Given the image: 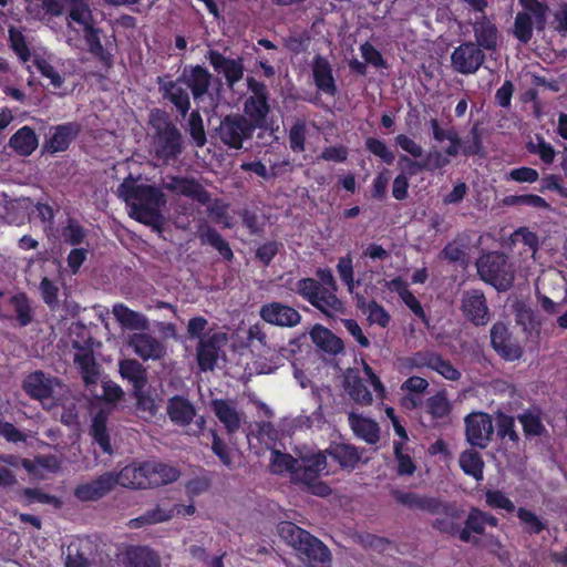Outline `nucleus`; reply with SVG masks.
<instances>
[{
	"label": "nucleus",
	"mask_w": 567,
	"mask_h": 567,
	"mask_svg": "<svg viewBox=\"0 0 567 567\" xmlns=\"http://www.w3.org/2000/svg\"><path fill=\"white\" fill-rule=\"evenodd\" d=\"M118 195L131 206V216L135 220L158 233L163 230L164 216L161 207L166 204V198L161 188L124 181L118 186Z\"/></svg>",
	"instance_id": "f257e3e1"
},
{
	"label": "nucleus",
	"mask_w": 567,
	"mask_h": 567,
	"mask_svg": "<svg viewBox=\"0 0 567 567\" xmlns=\"http://www.w3.org/2000/svg\"><path fill=\"white\" fill-rule=\"evenodd\" d=\"M316 278L306 277L296 281L292 291L328 318L344 313V302L337 296L339 289L330 268H318Z\"/></svg>",
	"instance_id": "f03ea898"
},
{
	"label": "nucleus",
	"mask_w": 567,
	"mask_h": 567,
	"mask_svg": "<svg viewBox=\"0 0 567 567\" xmlns=\"http://www.w3.org/2000/svg\"><path fill=\"white\" fill-rule=\"evenodd\" d=\"M396 503L410 508L437 515L431 526L441 534L449 536H458L461 527L457 520L461 518L462 511L454 503L441 501L437 497L420 495L414 492L394 491L392 493Z\"/></svg>",
	"instance_id": "7ed1b4c3"
},
{
	"label": "nucleus",
	"mask_w": 567,
	"mask_h": 567,
	"mask_svg": "<svg viewBox=\"0 0 567 567\" xmlns=\"http://www.w3.org/2000/svg\"><path fill=\"white\" fill-rule=\"evenodd\" d=\"M61 2L68 13L69 28L73 29V23L81 27L87 51L105 68H111L113 55L102 44L103 30L95 25L89 0H61Z\"/></svg>",
	"instance_id": "20e7f679"
},
{
	"label": "nucleus",
	"mask_w": 567,
	"mask_h": 567,
	"mask_svg": "<svg viewBox=\"0 0 567 567\" xmlns=\"http://www.w3.org/2000/svg\"><path fill=\"white\" fill-rule=\"evenodd\" d=\"M148 123L153 128L155 158L165 164L177 161L185 150L184 136L171 115L162 109L151 110Z\"/></svg>",
	"instance_id": "39448f33"
},
{
	"label": "nucleus",
	"mask_w": 567,
	"mask_h": 567,
	"mask_svg": "<svg viewBox=\"0 0 567 567\" xmlns=\"http://www.w3.org/2000/svg\"><path fill=\"white\" fill-rule=\"evenodd\" d=\"M280 538L295 550L306 556L308 560L321 564L330 563L329 548L308 530L291 522H281L278 525Z\"/></svg>",
	"instance_id": "423d86ee"
},
{
	"label": "nucleus",
	"mask_w": 567,
	"mask_h": 567,
	"mask_svg": "<svg viewBox=\"0 0 567 567\" xmlns=\"http://www.w3.org/2000/svg\"><path fill=\"white\" fill-rule=\"evenodd\" d=\"M476 266L481 278L498 291L507 290L512 286L514 276L505 254L499 251L485 254L480 257Z\"/></svg>",
	"instance_id": "0eeeda50"
},
{
	"label": "nucleus",
	"mask_w": 567,
	"mask_h": 567,
	"mask_svg": "<svg viewBox=\"0 0 567 567\" xmlns=\"http://www.w3.org/2000/svg\"><path fill=\"white\" fill-rule=\"evenodd\" d=\"M523 11L515 17L513 34L522 43H528L533 38L534 27L543 30L546 24L548 7L539 0H518Z\"/></svg>",
	"instance_id": "6e6552de"
},
{
	"label": "nucleus",
	"mask_w": 567,
	"mask_h": 567,
	"mask_svg": "<svg viewBox=\"0 0 567 567\" xmlns=\"http://www.w3.org/2000/svg\"><path fill=\"white\" fill-rule=\"evenodd\" d=\"M255 131L254 124L245 115L234 113L220 121L216 135L229 148L240 150L245 141L252 138Z\"/></svg>",
	"instance_id": "1a4fd4ad"
},
{
	"label": "nucleus",
	"mask_w": 567,
	"mask_h": 567,
	"mask_svg": "<svg viewBox=\"0 0 567 567\" xmlns=\"http://www.w3.org/2000/svg\"><path fill=\"white\" fill-rule=\"evenodd\" d=\"M247 87L251 93L244 102V113L255 128H262L266 125L270 112L269 93L264 82L252 76L247 78Z\"/></svg>",
	"instance_id": "9d476101"
},
{
	"label": "nucleus",
	"mask_w": 567,
	"mask_h": 567,
	"mask_svg": "<svg viewBox=\"0 0 567 567\" xmlns=\"http://www.w3.org/2000/svg\"><path fill=\"white\" fill-rule=\"evenodd\" d=\"M62 385L58 377L35 370L28 373L21 381V389L31 399L44 402L54 398L55 389Z\"/></svg>",
	"instance_id": "9b49d317"
},
{
	"label": "nucleus",
	"mask_w": 567,
	"mask_h": 567,
	"mask_svg": "<svg viewBox=\"0 0 567 567\" xmlns=\"http://www.w3.org/2000/svg\"><path fill=\"white\" fill-rule=\"evenodd\" d=\"M467 442L478 449H486L494 434L492 416L485 412H472L464 419Z\"/></svg>",
	"instance_id": "f8f14e48"
},
{
	"label": "nucleus",
	"mask_w": 567,
	"mask_h": 567,
	"mask_svg": "<svg viewBox=\"0 0 567 567\" xmlns=\"http://www.w3.org/2000/svg\"><path fill=\"white\" fill-rule=\"evenodd\" d=\"M486 55L474 42L461 43L451 54L453 69L461 74H474L484 64Z\"/></svg>",
	"instance_id": "ddd939ff"
},
{
	"label": "nucleus",
	"mask_w": 567,
	"mask_h": 567,
	"mask_svg": "<svg viewBox=\"0 0 567 567\" xmlns=\"http://www.w3.org/2000/svg\"><path fill=\"white\" fill-rule=\"evenodd\" d=\"M489 334L492 348L503 360L513 362L523 357V348L513 338L504 322H495L491 328Z\"/></svg>",
	"instance_id": "4468645a"
},
{
	"label": "nucleus",
	"mask_w": 567,
	"mask_h": 567,
	"mask_svg": "<svg viewBox=\"0 0 567 567\" xmlns=\"http://www.w3.org/2000/svg\"><path fill=\"white\" fill-rule=\"evenodd\" d=\"M163 188L176 195L188 197L202 205H207L212 200L210 193L193 177L167 175Z\"/></svg>",
	"instance_id": "2eb2a0df"
},
{
	"label": "nucleus",
	"mask_w": 567,
	"mask_h": 567,
	"mask_svg": "<svg viewBox=\"0 0 567 567\" xmlns=\"http://www.w3.org/2000/svg\"><path fill=\"white\" fill-rule=\"evenodd\" d=\"M260 318L276 327L293 328L301 322V315L297 309L280 301H271L259 309Z\"/></svg>",
	"instance_id": "dca6fc26"
},
{
	"label": "nucleus",
	"mask_w": 567,
	"mask_h": 567,
	"mask_svg": "<svg viewBox=\"0 0 567 567\" xmlns=\"http://www.w3.org/2000/svg\"><path fill=\"white\" fill-rule=\"evenodd\" d=\"M116 485L118 482L115 473L105 472L95 480L79 484L74 488V496L81 502H95L111 493Z\"/></svg>",
	"instance_id": "f3484780"
},
{
	"label": "nucleus",
	"mask_w": 567,
	"mask_h": 567,
	"mask_svg": "<svg viewBox=\"0 0 567 567\" xmlns=\"http://www.w3.org/2000/svg\"><path fill=\"white\" fill-rule=\"evenodd\" d=\"M227 341L225 332H215L200 339L196 347V360L202 372L213 371L219 359L221 346Z\"/></svg>",
	"instance_id": "a211bd4d"
},
{
	"label": "nucleus",
	"mask_w": 567,
	"mask_h": 567,
	"mask_svg": "<svg viewBox=\"0 0 567 567\" xmlns=\"http://www.w3.org/2000/svg\"><path fill=\"white\" fill-rule=\"evenodd\" d=\"M461 310L464 317L476 327L489 321V309L482 290L471 289L463 293Z\"/></svg>",
	"instance_id": "6ab92c4d"
},
{
	"label": "nucleus",
	"mask_w": 567,
	"mask_h": 567,
	"mask_svg": "<svg viewBox=\"0 0 567 567\" xmlns=\"http://www.w3.org/2000/svg\"><path fill=\"white\" fill-rule=\"evenodd\" d=\"M118 485L132 489L154 488L148 461L133 462L115 473Z\"/></svg>",
	"instance_id": "aec40b11"
},
{
	"label": "nucleus",
	"mask_w": 567,
	"mask_h": 567,
	"mask_svg": "<svg viewBox=\"0 0 567 567\" xmlns=\"http://www.w3.org/2000/svg\"><path fill=\"white\" fill-rule=\"evenodd\" d=\"M213 75L203 65H190L185 68L183 75L178 78L190 90L195 102H200L208 93L212 85Z\"/></svg>",
	"instance_id": "412c9836"
},
{
	"label": "nucleus",
	"mask_w": 567,
	"mask_h": 567,
	"mask_svg": "<svg viewBox=\"0 0 567 567\" xmlns=\"http://www.w3.org/2000/svg\"><path fill=\"white\" fill-rule=\"evenodd\" d=\"M51 136L44 142V150L51 154L65 152L78 137L81 126L76 122H68L52 127Z\"/></svg>",
	"instance_id": "4be33fe9"
},
{
	"label": "nucleus",
	"mask_w": 567,
	"mask_h": 567,
	"mask_svg": "<svg viewBox=\"0 0 567 567\" xmlns=\"http://www.w3.org/2000/svg\"><path fill=\"white\" fill-rule=\"evenodd\" d=\"M130 347L144 361L161 360L166 355V347L150 333H134L130 338Z\"/></svg>",
	"instance_id": "5701e85b"
},
{
	"label": "nucleus",
	"mask_w": 567,
	"mask_h": 567,
	"mask_svg": "<svg viewBox=\"0 0 567 567\" xmlns=\"http://www.w3.org/2000/svg\"><path fill=\"white\" fill-rule=\"evenodd\" d=\"M156 82L163 100L169 101L183 117L186 116L190 110V97L187 90L178 84V79L165 81L158 76Z\"/></svg>",
	"instance_id": "b1692460"
},
{
	"label": "nucleus",
	"mask_w": 567,
	"mask_h": 567,
	"mask_svg": "<svg viewBox=\"0 0 567 567\" xmlns=\"http://www.w3.org/2000/svg\"><path fill=\"white\" fill-rule=\"evenodd\" d=\"M328 457L341 470L352 471L362 458V451L357 446L342 442H331L326 449Z\"/></svg>",
	"instance_id": "393cba45"
},
{
	"label": "nucleus",
	"mask_w": 567,
	"mask_h": 567,
	"mask_svg": "<svg viewBox=\"0 0 567 567\" xmlns=\"http://www.w3.org/2000/svg\"><path fill=\"white\" fill-rule=\"evenodd\" d=\"M210 65L218 73H223L229 86L240 81L244 76V65L241 61L224 56L220 52L210 50L208 52Z\"/></svg>",
	"instance_id": "a878e982"
},
{
	"label": "nucleus",
	"mask_w": 567,
	"mask_h": 567,
	"mask_svg": "<svg viewBox=\"0 0 567 567\" xmlns=\"http://www.w3.org/2000/svg\"><path fill=\"white\" fill-rule=\"evenodd\" d=\"M473 24L475 44L486 51H494L498 44V29L486 16L485 11Z\"/></svg>",
	"instance_id": "bb28decb"
},
{
	"label": "nucleus",
	"mask_w": 567,
	"mask_h": 567,
	"mask_svg": "<svg viewBox=\"0 0 567 567\" xmlns=\"http://www.w3.org/2000/svg\"><path fill=\"white\" fill-rule=\"evenodd\" d=\"M312 76L319 91L329 96H336L338 87L333 78L332 68L326 58L321 55L313 58Z\"/></svg>",
	"instance_id": "cd10ccee"
},
{
	"label": "nucleus",
	"mask_w": 567,
	"mask_h": 567,
	"mask_svg": "<svg viewBox=\"0 0 567 567\" xmlns=\"http://www.w3.org/2000/svg\"><path fill=\"white\" fill-rule=\"evenodd\" d=\"M166 413L173 424L188 426L196 415V409L187 398L174 395L167 401Z\"/></svg>",
	"instance_id": "c85d7f7f"
},
{
	"label": "nucleus",
	"mask_w": 567,
	"mask_h": 567,
	"mask_svg": "<svg viewBox=\"0 0 567 567\" xmlns=\"http://www.w3.org/2000/svg\"><path fill=\"white\" fill-rule=\"evenodd\" d=\"M125 567H162L159 555L146 545H131L126 548Z\"/></svg>",
	"instance_id": "c756f323"
},
{
	"label": "nucleus",
	"mask_w": 567,
	"mask_h": 567,
	"mask_svg": "<svg viewBox=\"0 0 567 567\" xmlns=\"http://www.w3.org/2000/svg\"><path fill=\"white\" fill-rule=\"evenodd\" d=\"M8 146L19 156H30L39 146V137L34 128L29 125L20 127L13 133L8 142Z\"/></svg>",
	"instance_id": "7c9ffc66"
},
{
	"label": "nucleus",
	"mask_w": 567,
	"mask_h": 567,
	"mask_svg": "<svg viewBox=\"0 0 567 567\" xmlns=\"http://www.w3.org/2000/svg\"><path fill=\"white\" fill-rule=\"evenodd\" d=\"M74 364L79 369L85 385H92L97 382L100 377V365L94 357L93 348L76 350L74 353Z\"/></svg>",
	"instance_id": "2f4dec72"
},
{
	"label": "nucleus",
	"mask_w": 567,
	"mask_h": 567,
	"mask_svg": "<svg viewBox=\"0 0 567 567\" xmlns=\"http://www.w3.org/2000/svg\"><path fill=\"white\" fill-rule=\"evenodd\" d=\"M210 405L216 417L224 424L228 434H234L239 430L241 425L240 415L231 402L224 399H215Z\"/></svg>",
	"instance_id": "473e14b6"
},
{
	"label": "nucleus",
	"mask_w": 567,
	"mask_h": 567,
	"mask_svg": "<svg viewBox=\"0 0 567 567\" xmlns=\"http://www.w3.org/2000/svg\"><path fill=\"white\" fill-rule=\"evenodd\" d=\"M310 337L312 342L327 353L336 355L341 353L344 349L342 339L323 326H315L310 332Z\"/></svg>",
	"instance_id": "72a5a7b5"
},
{
	"label": "nucleus",
	"mask_w": 567,
	"mask_h": 567,
	"mask_svg": "<svg viewBox=\"0 0 567 567\" xmlns=\"http://www.w3.org/2000/svg\"><path fill=\"white\" fill-rule=\"evenodd\" d=\"M349 424L355 436L362 439L368 444H377L380 440L379 424L369 417L351 413Z\"/></svg>",
	"instance_id": "f704fd0d"
},
{
	"label": "nucleus",
	"mask_w": 567,
	"mask_h": 567,
	"mask_svg": "<svg viewBox=\"0 0 567 567\" xmlns=\"http://www.w3.org/2000/svg\"><path fill=\"white\" fill-rule=\"evenodd\" d=\"M118 372L121 377L127 380L134 391L144 390L147 384V371L135 359H124L120 361Z\"/></svg>",
	"instance_id": "c9c22d12"
},
{
	"label": "nucleus",
	"mask_w": 567,
	"mask_h": 567,
	"mask_svg": "<svg viewBox=\"0 0 567 567\" xmlns=\"http://www.w3.org/2000/svg\"><path fill=\"white\" fill-rule=\"evenodd\" d=\"M484 511L472 507L468 512V515L464 522V527L461 528L460 539L463 543H470L473 545L477 544V538L472 536V533L483 535L485 533L484 525Z\"/></svg>",
	"instance_id": "e433bc0d"
},
{
	"label": "nucleus",
	"mask_w": 567,
	"mask_h": 567,
	"mask_svg": "<svg viewBox=\"0 0 567 567\" xmlns=\"http://www.w3.org/2000/svg\"><path fill=\"white\" fill-rule=\"evenodd\" d=\"M107 417L103 412H97L93 419L92 424L90 429V434L100 449L103 451V453L112 455L113 454V447L111 444L110 434L107 431Z\"/></svg>",
	"instance_id": "4c0bfd02"
},
{
	"label": "nucleus",
	"mask_w": 567,
	"mask_h": 567,
	"mask_svg": "<svg viewBox=\"0 0 567 567\" xmlns=\"http://www.w3.org/2000/svg\"><path fill=\"white\" fill-rule=\"evenodd\" d=\"M202 245L213 247L228 262L234 260V252L229 243L214 227L207 226L199 234Z\"/></svg>",
	"instance_id": "58836bf2"
},
{
	"label": "nucleus",
	"mask_w": 567,
	"mask_h": 567,
	"mask_svg": "<svg viewBox=\"0 0 567 567\" xmlns=\"http://www.w3.org/2000/svg\"><path fill=\"white\" fill-rule=\"evenodd\" d=\"M148 464L154 488L174 483L181 476V471L171 464L158 461H148Z\"/></svg>",
	"instance_id": "ea45409f"
},
{
	"label": "nucleus",
	"mask_w": 567,
	"mask_h": 567,
	"mask_svg": "<svg viewBox=\"0 0 567 567\" xmlns=\"http://www.w3.org/2000/svg\"><path fill=\"white\" fill-rule=\"evenodd\" d=\"M175 515L174 508L163 509L159 505H156L152 509H147L142 515L132 518L128 522V527L133 529L142 528L148 525H155L158 523H164L173 518Z\"/></svg>",
	"instance_id": "a19ab883"
},
{
	"label": "nucleus",
	"mask_w": 567,
	"mask_h": 567,
	"mask_svg": "<svg viewBox=\"0 0 567 567\" xmlns=\"http://www.w3.org/2000/svg\"><path fill=\"white\" fill-rule=\"evenodd\" d=\"M425 408L434 421L447 419L452 412V404L444 391H439L429 396L425 401Z\"/></svg>",
	"instance_id": "79ce46f5"
},
{
	"label": "nucleus",
	"mask_w": 567,
	"mask_h": 567,
	"mask_svg": "<svg viewBox=\"0 0 567 567\" xmlns=\"http://www.w3.org/2000/svg\"><path fill=\"white\" fill-rule=\"evenodd\" d=\"M460 467L462 471L476 481L483 478L484 462L481 454L475 450H465L460 455Z\"/></svg>",
	"instance_id": "37998d69"
},
{
	"label": "nucleus",
	"mask_w": 567,
	"mask_h": 567,
	"mask_svg": "<svg viewBox=\"0 0 567 567\" xmlns=\"http://www.w3.org/2000/svg\"><path fill=\"white\" fill-rule=\"evenodd\" d=\"M346 391L351 400L362 406L371 405L373 402L372 393L360 377H353L347 380Z\"/></svg>",
	"instance_id": "c03bdc74"
},
{
	"label": "nucleus",
	"mask_w": 567,
	"mask_h": 567,
	"mask_svg": "<svg viewBox=\"0 0 567 567\" xmlns=\"http://www.w3.org/2000/svg\"><path fill=\"white\" fill-rule=\"evenodd\" d=\"M113 315L120 324L127 329H140L145 324V320L142 315L130 309L124 303L114 305Z\"/></svg>",
	"instance_id": "a18cd8bd"
},
{
	"label": "nucleus",
	"mask_w": 567,
	"mask_h": 567,
	"mask_svg": "<svg viewBox=\"0 0 567 567\" xmlns=\"http://www.w3.org/2000/svg\"><path fill=\"white\" fill-rule=\"evenodd\" d=\"M337 271L341 281L347 286L349 293L353 295L354 288L361 285L360 280H354L353 260L351 254L339 258Z\"/></svg>",
	"instance_id": "49530a36"
},
{
	"label": "nucleus",
	"mask_w": 567,
	"mask_h": 567,
	"mask_svg": "<svg viewBox=\"0 0 567 567\" xmlns=\"http://www.w3.org/2000/svg\"><path fill=\"white\" fill-rule=\"evenodd\" d=\"M516 513L525 533L538 535L547 528V524L530 509L518 507Z\"/></svg>",
	"instance_id": "de8ad7c7"
},
{
	"label": "nucleus",
	"mask_w": 567,
	"mask_h": 567,
	"mask_svg": "<svg viewBox=\"0 0 567 567\" xmlns=\"http://www.w3.org/2000/svg\"><path fill=\"white\" fill-rule=\"evenodd\" d=\"M10 305L14 308L17 320L21 327L32 322V310L25 292H19L10 298Z\"/></svg>",
	"instance_id": "09e8293b"
},
{
	"label": "nucleus",
	"mask_w": 567,
	"mask_h": 567,
	"mask_svg": "<svg viewBox=\"0 0 567 567\" xmlns=\"http://www.w3.org/2000/svg\"><path fill=\"white\" fill-rule=\"evenodd\" d=\"M70 337L72 347L75 350L93 348L94 339L91 334V330L82 322H76L72 324V327L70 328Z\"/></svg>",
	"instance_id": "8fccbe9b"
},
{
	"label": "nucleus",
	"mask_w": 567,
	"mask_h": 567,
	"mask_svg": "<svg viewBox=\"0 0 567 567\" xmlns=\"http://www.w3.org/2000/svg\"><path fill=\"white\" fill-rule=\"evenodd\" d=\"M62 239L71 246H80L86 237L85 228L75 218H69L66 225L61 230Z\"/></svg>",
	"instance_id": "3c124183"
},
{
	"label": "nucleus",
	"mask_w": 567,
	"mask_h": 567,
	"mask_svg": "<svg viewBox=\"0 0 567 567\" xmlns=\"http://www.w3.org/2000/svg\"><path fill=\"white\" fill-rule=\"evenodd\" d=\"M437 354V352L431 350L417 351L412 355L404 358L402 360V365L410 370L423 368H429L432 370Z\"/></svg>",
	"instance_id": "603ef678"
},
{
	"label": "nucleus",
	"mask_w": 567,
	"mask_h": 567,
	"mask_svg": "<svg viewBox=\"0 0 567 567\" xmlns=\"http://www.w3.org/2000/svg\"><path fill=\"white\" fill-rule=\"evenodd\" d=\"M21 497L24 506H30L33 503L50 504L55 507L61 505V501L56 496L44 493L38 487L23 488Z\"/></svg>",
	"instance_id": "864d4df0"
},
{
	"label": "nucleus",
	"mask_w": 567,
	"mask_h": 567,
	"mask_svg": "<svg viewBox=\"0 0 567 567\" xmlns=\"http://www.w3.org/2000/svg\"><path fill=\"white\" fill-rule=\"evenodd\" d=\"M505 206H530L539 209H548L550 205L540 196L535 194L508 195L503 199Z\"/></svg>",
	"instance_id": "5fc2aeb1"
},
{
	"label": "nucleus",
	"mask_w": 567,
	"mask_h": 567,
	"mask_svg": "<svg viewBox=\"0 0 567 567\" xmlns=\"http://www.w3.org/2000/svg\"><path fill=\"white\" fill-rule=\"evenodd\" d=\"M9 43L12 51L22 62L25 63L31 59V51L25 37L19 29L14 27L9 29Z\"/></svg>",
	"instance_id": "6e6d98bb"
},
{
	"label": "nucleus",
	"mask_w": 567,
	"mask_h": 567,
	"mask_svg": "<svg viewBox=\"0 0 567 567\" xmlns=\"http://www.w3.org/2000/svg\"><path fill=\"white\" fill-rule=\"evenodd\" d=\"M188 133L197 147H203L206 142V133L203 117L198 110H193L188 116Z\"/></svg>",
	"instance_id": "4d7b16f0"
},
{
	"label": "nucleus",
	"mask_w": 567,
	"mask_h": 567,
	"mask_svg": "<svg viewBox=\"0 0 567 567\" xmlns=\"http://www.w3.org/2000/svg\"><path fill=\"white\" fill-rule=\"evenodd\" d=\"M307 125L303 120H297L289 130L288 138L292 152L301 153L306 148Z\"/></svg>",
	"instance_id": "13d9d810"
},
{
	"label": "nucleus",
	"mask_w": 567,
	"mask_h": 567,
	"mask_svg": "<svg viewBox=\"0 0 567 567\" xmlns=\"http://www.w3.org/2000/svg\"><path fill=\"white\" fill-rule=\"evenodd\" d=\"M282 248V244L277 240H268L259 245L255 250V259L262 266L268 267Z\"/></svg>",
	"instance_id": "bf43d9fd"
},
{
	"label": "nucleus",
	"mask_w": 567,
	"mask_h": 567,
	"mask_svg": "<svg viewBox=\"0 0 567 567\" xmlns=\"http://www.w3.org/2000/svg\"><path fill=\"white\" fill-rule=\"evenodd\" d=\"M496 429L497 435L501 439L508 437L514 443L518 442L519 436L515 431V420L513 416L498 412L496 414Z\"/></svg>",
	"instance_id": "052dcab7"
},
{
	"label": "nucleus",
	"mask_w": 567,
	"mask_h": 567,
	"mask_svg": "<svg viewBox=\"0 0 567 567\" xmlns=\"http://www.w3.org/2000/svg\"><path fill=\"white\" fill-rule=\"evenodd\" d=\"M471 141L465 142L462 148V153L470 157L476 155H484L482 131L478 123H475L470 131Z\"/></svg>",
	"instance_id": "680f3d73"
},
{
	"label": "nucleus",
	"mask_w": 567,
	"mask_h": 567,
	"mask_svg": "<svg viewBox=\"0 0 567 567\" xmlns=\"http://www.w3.org/2000/svg\"><path fill=\"white\" fill-rule=\"evenodd\" d=\"M39 73L49 79L54 89H60L64 83V78L54 69V66L43 58L37 56L33 61Z\"/></svg>",
	"instance_id": "e2e57ef3"
},
{
	"label": "nucleus",
	"mask_w": 567,
	"mask_h": 567,
	"mask_svg": "<svg viewBox=\"0 0 567 567\" xmlns=\"http://www.w3.org/2000/svg\"><path fill=\"white\" fill-rule=\"evenodd\" d=\"M527 151L537 154L546 165H551L555 161L556 152L554 147L540 136H537V143L529 142L527 144Z\"/></svg>",
	"instance_id": "0e129e2a"
},
{
	"label": "nucleus",
	"mask_w": 567,
	"mask_h": 567,
	"mask_svg": "<svg viewBox=\"0 0 567 567\" xmlns=\"http://www.w3.org/2000/svg\"><path fill=\"white\" fill-rule=\"evenodd\" d=\"M485 502L491 508L504 509L508 513L515 511L514 503L499 489H487L485 492Z\"/></svg>",
	"instance_id": "69168bd1"
},
{
	"label": "nucleus",
	"mask_w": 567,
	"mask_h": 567,
	"mask_svg": "<svg viewBox=\"0 0 567 567\" xmlns=\"http://www.w3.org/2000/svg\"><path fill=\"white\" fill-rule=\"evenodd\" d=\"M518 421L523 426L526 436H540L545 431L539 415L532 412H525L518 415Z\"/></svg>",
	"instance_id": "338daca9"
},
{
	"label": "nucleus",
	"mask_w": 567,
	"mask_h": 567,
	"mask_svg": "<svg viewBox=\"0 0 567 567\" xmlns=\"http://www.w3.org/2000/svg\"><path fill=\"white\" fill-rule=\"evenodd\" d=\"M365 147L371 154L381 158L386 165L393 164L395 159L394 153L388 148L383 141L375 137H368L365 140Z\"/></svg>",
	"instance_id": "774afa93"
}]
</instances>
